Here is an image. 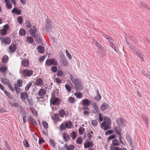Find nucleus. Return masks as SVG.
<instances>
[{
  "instance_id": "nucleus-23",
  "label": "nucleus",
  "mask_w": 150,
  "mask_h": 150,
  "mask_svg": "<svg viewBox=\"0 0 150 150\" xmlns=\"http://www.w3.org/2000/svg\"><path fill=\"white\" fill-rule=\"evenodd\" d=\"M64 147L66 150H74L75 148L74 146L72 144L67 145V144H65Z\"/></svg>"
},
{
  "instance_id": "nucleus-28",
  "label": "nucleus",
  "mask_w": 150,
  "mask_h": 150,
  "mask_svg": "<svg viewBox=\"0 0 150 150\" xmlns=\"http://www.w3.org/2000/svg\"><path fill=\"white\" fill-rule=\"evenodd\" d=\"M91 105L96 112L98 113L99 112V109L96 103H93Z\"/></svg>"
},
{
  "instance_id": "nucleus-48",
  "label": "nucleus",
  "mask_w": 150,
  "mask_h": 150,
  "mask_svg": "<svg viewBox=\"0 0 150 150\" xmlns=\"http://www.w3.org/2000/svg\"><path fill=\"white\" fill-rule=\"evenodd\" d=\"M65 87L68 92H70L71 91V87L68 85L66 84L65 85Z\"/></svg>"
},
{
  "instance_id": "nucleus-6",
  "label": "nucleus",
  "mask_w": 150,
  "mask_h": 150,
  "mask_svg": "<svg viewBox=\"0 0 150 150\" xmlns=\"http://www.w3.org/2000/svg\"><path fill=\"white\" fill-rule=\"evenodd\" d=\"M33 71L31 69H25L22 71V74L25 76L29 77L33 74Z\"/></svg>"
},
{
  "instance_id": "nucleus-49",
  "label": "nucleus",
  "mask_w": 150,
  "mask_h": 150,
  "mask_svg": "<svg viewBox=\"0 0 150 150\" xmlns=\"http://www.w3.org/2000/svg\"><path fill=\"white\" fill-rule=\"evenodd\" d=\"M76 133L75 132H72L71 134V137L72 139H75L76 137Z\"/></svg>"
},
{
  "instance_id": "nucleus-58",
  "label": "nucleus",
  "mask_w": 150,
  "mask_h": 150,
  "mask_svg": "<svg viewBox=\"0 0 150 150\" xmlns=\"http://www.w3.org/2000/svg\"><path fill=\"white\" fill-rule=\"evenodd\" d=\"M23 144L26 147H28L29 146V144H28V141L26 140H24L23 141Z\"/></svg>"
},
{
  "instance_id": "nucleus-4",
  "label": "nucleus",
  "mask_w": 150,
  "mask_h": 150,
  "mask_svg": "<svg viewBox=\"0 0 150 150\" xmlns=\"http://www.w3.org/2000/svg\"><path fill=\"white\" fill-rule=\"evenodd\" d=\"M54 94H52L50 102L51 104L54 105H58L60 103L61 100L54 96Z\"/></svg>"
},
{
  "instance_id": "nucleus-34",
  "label": "nucleus",
  "mask_w": 150,
  "mask_h": 150,
  "mask_svg": "<svg viewBox=\"0 0 150 150\" xmlns=\"http://www.w3.org/2000/svg\"><path fill=\"white\" fill-rule=\"evenodd\" d=\"M112 144L113 145L118 146L120 144V143L118 140L117 139H115L112 141Z\"/></svg>"
},
{
  "instance_id": "nucleus-7",
  "label": "nucleus",
  "mask_w": 150,
  "mask_h": 150,
  "mask_svg": "<svg viewBox=\"0 0 150 150\" xmlns=\"http://www.w3.org/2000/svg\"><path fill=\"white\" fill-rule=\"evenodd\" d=\"M115 131L116 134L118 135L120 143L123 145H124V144L122 140V134L121 133L120 129H119L118 127H116L115 129Z\"/></svg>"
},
{
  "instance_id": "nucleus-8",
  "label": "nucleus",
  "mask_w": 150,
  "mask_h": 150,
  "mask_svg": "<svg viewBox=\"0 0 150 150\" xmlns=\"http://www.w3.org/2000/svg\"><path fill=\"white\" fill-rule=\"evenodd\" d=\"M45 90L44 89L42 88L40 89L38 93L39 97H37V98L38 100H40V99H42L45 94Z\"/></svg>"
},
{
  "instance_id": "nucleus-22",
  "label": "nucleus",
  "mask_w": 150,
  "mask_h": 150,
  "mask_svg": "<svg viewBox=\"0 0 150 150\" xmlns=\"http://www.w3.org/2000/svg\"><path fill=\"white\" fill-rule=\"evenodd\" d=\"M1 81L2 83L7 85L10 83L8 79L6 78H2L1 79Z\"/></svg>"
},
{
  "instance_id": "nucleus-12",
  "label": "nucleus",
  "mask_w": 150,
  "mask_h": 150,
  "mask_svg": "<svg viewBox=\"0 0 150 150\" xmlns=\"http://www.w3.org/2000/svg\"><path fill=\"white\" fill-rule=\"evenodd\" d=\"M8 69L5 65H2L0 67V71L3 74V75L5 76L6 75V72L7 71Z\"/></svg>"
},
{
  "instance_id": "nucleus-15",
  "label": "nucleus",
  "mask_w": 150,
  "mask_h": 150,
  "mask_svg": "<svg viewBox=\"0 0 150 150\" xmlns=\"http://www.w3.org/2000/svg\"><path fill=\"white\" fill-rule=\"evenodd\" d=\"M83 110V113L84 115L88 116L90 114L89 109L88 106H85L82 108Z\"/></svg>"
},
{
  "instance_id": "nucleus-50",
  "label": "nucleus",
  "mask_w": 150,
  "mask_h": 150,
  "mask_svg": "<svg viewBox=\"0 0 150 150\" xmlns=\"http://www.w3.org/2000/svg\"><path fill=\"white\" fill-rule=\"evenodd\" d=\"M6 7L8 9H11L12 8V5L11 4V3L10 2L6 3Z\"/></svg>"
},
{
  "instance_id": "nucleus-9",
  "label": "nucleus",
  "mask_w": 150,
  "mask_h": 150,
  "mask_svg": "<svg viewBox=\"0 0 150 150\" xmlns=\"http://www.w3.org/2000/svg\"><path fill=\"white\" fill-rule=\"evenodd\" d=\"M9 28V26L8 25L6 24L4 26V28L0 30L1 34L4 36L7 34V31Z\"/></svg>"
},
{
  "instance_id": "nucleus-30",
  "label": "nucleus",
  "mask_w": 150,
  "mask_h": 150,
  "mask_svg": "<svg viewBox=\"0 0 150 150\" xmlns=\"http://www.w3.org/2000/svg\"><path fill=\"white\" fill-rule=\"evenodd\" d=\"M125 120L124 119L119 118L117 119L116 122L118 125H121L124 123Z\"/></svg>"
},
{
  "instance_id": "nucleus-11",
  "label": "nucleus",
  "mask_w": 150,
  "mask_h": 150,
  "mask_svg": "<svg viewBox=\"0 0 150 150\" xmlns=\"http://www.w3.org/2000/svg\"><path fill=\"white\" fill-rule=\"evenodd\" d=\"M70 78L71 79L74 83V85H76L77 83H79L81 82V81L80 79L78 78H77L75 76H74L71 75H70Z\"/></svg>"
},
{
  "instance_id": "nucleus-44",
  "label": "nucleus",
  "mask_w": 150,
  "mask_h": 150,
  "mask_svg": "<svg viewBox=\"0 0 150 150\" xmlns=\"http://www.w3.org/2000/svg\"><path fill=\"white\" fill-rule=\"evenodd\" d=\"M32 85V83L31 82H29L26 86L25 88V91H28L30 87Z\"/></svg>"
},
{
  "instance_id": "nucleus-64",
  "label": "nucleus",
  "mask_w": 150,
  "mask_h": 150,
  "mask_svg": "<svg viewBox=\"0 0 150 150\" xmlns=\"http://www.w3.org/2000/svg\"><path fill=\"white\" fill-rule=\"evenodd\" d=\"M113 131L112 130H108L105 132V134L106 135H109L112 134Z\"/></svg>"
},
{
  "instance_id": "nucleus-20",
  "label": "nucleus",
  "mask_w": 150,
  "mask_h": 150,
  "mask_svg": "<svg viewBox=\"0 0 150 150\" xmlns=\"http://www.w3.org/2000/svg\"><path fill=\"white\" fill-rule=\"evenodd\" d=\"M83 105L84 107L87 106L90 104V101L88 99L83 100L82 101Z\"/></svg>"
},
{
  "instance_id": "nucleus-19",
  "label": "nucleus",
  "mask_w": 150,
  "mask_h": 150,
  "mask_svg": "<svg viewBox=\"0 0 150 150\" xmlns=\"http://www.w3.org/2000/svg\"><path fill=\"white\" fill-rule=\"evenodd\" d=\"M16 45L11 44L9 47L10 52H13L15 51L16 49Z\"/></svg>"
},
{
  "instance_id": "nucleus-24",
  "label": "nucleus",
  "mask_w": 150,
  "mask_h": 150,
  "mask_svg": "<svg viewBox=\"0 0 150 150\" xmlns=\"http://www.w3.org/2000/svg\"><path fill=\"white\" fill-rule=\"evenodd\" d=\"M29 62L28 60L23 59L21 61V64L23 66L27 67L29 65Z\"/></svg>"
},
{
  "instance_id": "nucleus-59",
  "label": "nucleus",
  "mask_w": 150,
  "mask_h": 150,
  "mask_svg": "<svg viewBox=\"0 0 150 150\" xmlns=\"http://www.w3.org/2000/svg\"><path fill=\"white\" fill-rule=\"evenodd\" d=\"M18 22L20 24H21L23 23V18L21 16H19L17 19Z\"/></svg>"
},
{
  "instance_id": "nucleus-47",
  "label": "nucleus",
  "mask_w": 150,
  "mask_h": 150,
  "mask_svg": "<svg viewBox=\"0 0 150 150\" xmlns=\"http://www.w3.org/2000/svg\"><path fill=\"white\" fill-rule=\"evenodd\" d=\"M98 121L100 122H102L103 120H104V117L101 113H99L98 115Z\"/></svg>"
},
{
  "instance_id": "nucleus-45",
  "label": "nucleus",
  "mask_w": 150,
  "mask_h": 150,
  "mask_svg": "<svg viewBox=\"0 0 150 150\" xmlns=\"http://www.w3.org/2000/svg\"><path fill=\"white\" fill-rule=\"evenodd\" d=\"M19 33L20 35L21 36H23L25 35V30L23 29H20L19 31Z\"/></svg>"
},
{
  "instance_id": "nucleus-39",
  "label": "nucleus",
  "mask_w": 150,
  "mask_h": 150,
  "mask_svg": "<svg viewBox=\"0 0 150 150\" xmlns=\"http://www.w3.org/2000/svg\"><path fill=\"white\" fill-rule=\"evenodd\" d=\"M23 83V81L21 79H18L17 81V83L16 84V86H18L19 87H21L22 86V84Z\"/></svg>"
},
{
  "instance_id": "nucleus-43",
  "label": "nucleus",
  "mask_w": 150,
  "mask_h": 150,
  "mask_svg": "<svg viewBox=\"0 0 150 150\" xmlns=\"http://www.w3.org/2000/svg\"><path fill=\"white\" fill-rule=\"evenodd\" d=\"M51 64H52V59H48L45 62V65L48 66H50Z\"/></svg>"
},
{
  "instance_id": "nucleus-3",
  "label": "nucleus",
  "mask_w": 150,
  "mask_h": 150,
  "mask_svg": "<svg viewBox=\"0 0 150 150\" xmlns=\"http://www.w3.org/2000/svg\"><path fill=\"white\" fill-rule=\"evenodd\" d=\"M72 126V123L70 121L67 122H64L59 127L61 130H65L66 128H71Z\"/></svg>"
},
{
  "instance_id": "nucleus-42",
  "label": "nucleus",
  "mask_w": 150,
  "mask_h": 150,
  "mask_svg": "<svg viewBox=\"0 0 150 150\" xmlns=\"http://www.w3.org/2000/svg\"><path fill=\"white\" fill-rule=\"evenodd\" d=\"M50 145L52 147H54L55 146V142L52 139H50Z\"/></svg>"
},
{
  "instance_id": "nucleus-35",
  "label": "nucleus",
  "mask_w": 150,
  "mask_h": 150,
  "mask_svg": "<svg viewBox=\"0 0 150 150\" xmlns=\"http://www.w3.org/2000/svg\"><path fill=\"white\" fill-rule=\"evenodd\" d=\"M27 101L28 103V104L32 106L33 105V99L31 97L28 98H27Z\"/></svg>"
},
{
  "instance_id": "nucleus-41",
  "label": "nucleus",
  "mask_w": 150,
  "mask_h": 150,
  "mask_svg": "<svg viewBox=\"0 0 150 150\" xmlns=\"http://www.w3.org/2000/svg\"><path fill=\"white\" fill-rule=\"evenodd\" d=\"M85 131V129L81 127H80L79 129V133L81 135L83 134Z\"/></svg>"
},
{
  "instance_id": "nucleus-18",
  "label": "nucleus",
  "mask_w": 150,
  "mask_h": 150,
  "mask_svg": "<svg viewBox=\"0 0 150 150\" xmlns=\"http://www.w3.org/2000/svg\"><path fill=\"white\" fill-rule=\"evenodd\" d=\"M46 29L47 30L51 29L52 28V25H51V21L49 19H47L46 20Z\"/></svg>"
},
{
  "instance_id": "nucleus-62",
  "label": "nucleus",
  "mask_w": 150,
  "mask_h": 150,
  "mask_svg": "<svg viewBox=\"0 0 150 150\" xmlns=\"http://www.w3.org/2000/svg\"><path fill=\"white\" fill-rule=\"evenodd\" d=\"M52 64L54 65H57L58 64L57 61L54 59H52Z\"/></svg>"
},
{
  "instance_id": "nucleus-17",
  "label": "nucleus",
  "mask_w": 150,
  "mask_h": 150,
  "mask_svg": "<svg viewBox=\"0 0 150 150\" xmlns=\"http://www.w3.org/2000/svg\"><path fill=\"white\" fill-rule=\"evenodd\" d=\"M29 122L33 126H35L37 125V123L35 120L31 116L29 117Z\"/></svg>"
},
{
  "instance_id": "nucleus-1",
  "label": "nucleus",
  "mask_w": 150,
  "mask_h": 150,
  "mask_svg": "<svg viewBox=\"0 0 150 150\" xmlns=\"http://www.w3.org/2000/svg\"><path fill=\"white\" fill-rule=\"evenodd\" d=\"M111 124V121L110 119L107 117L105 116L104 121L100 124V127L105 131L110 129Z\"/></svg>"
},
{
  "instance_id": "nucleus-32",
  "label": "nucleus",
  "mask_w": 150,
  "mask_h": 150,
  "mask_svg": "<svg viewBox=\"0 0 150 150\" xmlns=\"http://www.w3.org/2000/svg\"><path fill=\"white\" fill-rule=\"evenodd\" d=\"M65 114V110L61 109L59 111V115L61 117H63Z\"/></svg>"
},
{
  "instance_id": "nucleus-5",
  "label": "nucleus",
  "mask_w": 150,
  "mask_h": 150,
  "mask_svg": "<svg viewBox=\"0 0 150 150\" xmlns=\"http://www.w3.org/2000/svg\"><path fill=\"white\" fill-rule=\"evenodd\" d=\"M0 40L2 45L4 44L5 45L9 44L11 42V40L9 37H4L0 36Z\"/></svg>"
},
{
  "instance_id": "nucleus-10",
  "label": "nucleus",
  "mask_w": 150,
  "mask_h": 150,
  "mask_svg": "<svg viewBox=\"0 0 150 150\" xmlns=\"http://www.w3.org/2000/svg\"><path fill=\"white\" fill-rule=\"evenodd\" d=\"M20 98L22 101L24 103H26V98L28 97V96L27 92H25L21 93L20 95Z\"/></svg>"
},
{
  "instance_id": "nucleus-33",
  "label": "nucleus",
  "mask_w": 150,
  "mask_h": 150,
  "mask_svg": "<svg viewBox=\"0 0 150 150\" xmlns=\"http://www.w3.org/2000/svg\"><path fill=\"white\" fill-rule=\"evenodd\" d=\"M53 119L54 122H57L59 120V117L58 115L57 114H54L53 117Z\"/></svg>"
},
{
  "instance_id": "nucleus-61",
  "label": "nucleus",
  "mask_w": 150,
  "mask_h": 150,
  "mask_svg": "<svg viewBox=\"0 0 150 150\" xmlns=\"http://www.w3.org/2000/svg\"><path fill=\"white\" fill-rule=\"evenodd\" d=\"M141 5L143 7L146 8V9L150 10V8L146 4L144 3H142Z\"/></svg>"
},
{
  "instance_id": "nucleus-26",
  "label": "nucleus",
  "mask_w": 150,
  "mask_h": 150,
  "mask_svg": "<svg viewBox=\"0 0 150 150\" xmlns=\"http://www.w3.org/2000/svg\"><path fill=\"white\" fill-rule=\"evenodd\" d=\"M11 12L17 15H20L21 13V11L18 9H16V8H13L11 11Z\"/></svg>"
},
{
  "instance_id": "nucleus-16",
  "label": "nucleus",
  "mask_w": 150,
  "mask_h": 150,
  "mask_svg": "<svg viewBox=\"0 0 150 150\" xmlns=\"http://www.w3.org/2000/svg\"><path fill=\"white\" fill-rule=\"evenodd\" d=\"M62 137L64 140L65 142H68L70 139L69 135L66 132H65L63 133Z\"/></svg>"
},
{
  "instance_id": "nucleus-46",
  "label": "nucleus",
  "mask_w": 150,
  "mask_h": 150,
  "mask_svg": "<svg viewBox=\"0 0 150 150\" xmlns=\"http://www.w3.org/2000/svg\"><path fill=\"white\" fill-rule=\"evenodd\" d=\"M68 101L70 103H73L75 102V99L74 98L72 97H70L68 98Z\"/></svg>"
},
{
  "instance_id": "nucleus-60",
  "label": "nucleus",
  "mask_w": 150,
  "mask_h": 150,
  "mask_svg": "<svg viewBox=\"0 0 150 150\" xmlns=\"http://www.w3.org/2000/svg\"><path fill=\"white\" fill-rule=\"evenodd\" d=\"M112 144L111 146L110 147V150H118L120 148L117 147H115Z\"/></svg>"
},
{
  "instance_id": "nucleus-56",
  "label": "nucleus",
  "mask_w": 150,
  "mask_h": 150,
  "mask_svg": "<svg viewBox=\"0 0 150 150\" xmlns=\"http://www.w3.org/2000/svg\"><path fill=\"white\" fill-rule=\"evenodd\" d=\"M14 87L16 92L18 93H19L20 92L21 90V88H19L20 87L16 86V85H14Z\"/></svg>"
},
{
  "instance_id": "nucleus-63",
  "label": "nucleus",
  "mask_w": 150,
  "mask_h": 150,
  "mask_svg": "<svg viewBox=\"0 0 150 150\" xmlns=\"http://www.w3.org/2000/svg\"><path fill=\"white\" fill-rule=\"evenodd\" d=\"M92 124L94 126H96L98 124V121L96 120H92L91 121Z\"/></svg>"
},
{
  "instance_id": "nucleus-40",
  "label": "nucleus",
  "mask_w": 150,
  "mask_h": 150,
  "mask_svg": "<svg viewBox=\"0 0 150 150\" xmlns=\"http://www.w3.org/2000/svg\"><path fill=\"white\" fill-rule=\"evenodd\" d=\"M4 93L10 99H13V96L11 94L8 92L6 90H5L4 91Z\"/></svg>"
},
{
  "instance_id": "nucleus-55",
  "label": "nucleus",
  "mask_w": 150,
  "mask_h": 150,
  "mask_svg": "<svg viewBox=\"0 0 150 150\" xmlns=\"http://www.w3.org/2000/svg\"><path fill=\"white\" fill-rule=\"evenodd\" d=\"M25 25L28 28H30L32 26L31 24L28 21H26L25 22Z\"/></svg>"
},
{
  "instance_id": "nucleus-21",
  "label": "nucleus",
  "mask_w": 150,
  "mask_h": 150,
  "mask_svg": "<svg viewBox=\"0 0 150 150\" xmlns=\"http://www.w3.org/2000/svg\"><path fill=\"white\" fill-rule=\"evenodd\" d=\"M60 62L62 64L65 66H67L68 65V63L66 58L63 57L60 60Z\"/></svg>"
},
{
  "instance_id": "nucleus-52",
  "label": "nucleus",
  "mask_w": 150,
  "mask_h": 150,
  "mask_svg": "<svg viewBox=\"0 0 150 150\" xmlns=\"http://www.w3.org/2000/svg\"><path fill=\"white\" fill-rule=\"evenodd\" d=\"M27 42L29 43H32L33 41V39L31 37H28L27 38Z\"/></svg>"
},
{
  "instance_id": "nucleus-57",
  "label": "nucleus",
  "mask_w": 150,
  "mask_h": 150,
  "mask_svg": "<svg viewBox=\"0 0 150 150\" xmlns=\"http://www.w3.org/2000/svg\"><path fill=\"white\" fill-rule=\"evenodd\" d=\"M9 105L11 106H14L15 108L18 107L19 106V104L17 103H10Z\"/></svg>"
},
{
  "instance_id": "nucleus-38",
  "label": "nucleus",
  "mask_w": 150,
  "mask_h": 150,
  "mask_svg": "<svg viewBox=\"0 0 150 150\" xmlns=\"http://www.w3.org/2000/svg\"><path fill=\"white\" fill-rule=\"evenodd\" d=\"M135 53L140 58H141L142 61L143 60L144 55L142 53L138 52H136Z\"/></svg>"
},
{
  "instance_id": "nucleus-27",
  "label": "nucleus",
  "mask_w": 150,
  "mask_h": 150,
  "mask_svg": "<svg viewBox=\"0 0 150 150\" xmlns=\"http://www.w3.org/2000/svg\"><path fill=\"white\" fill-rule=\"evenodd\" d=\"M30 109L32 113L34 116H37L38 115V112L33 107H30Z\"/></svg>"
},
{
  "instance_id": "nucleus-53",
  "label": "nucleus",
  "mask_w": 150,
  "mask_h": 150,
  "mask_svg": "<svg viewBox=\"0 0 150 150\" xmlns=\"http://www.w3.org/2000/svg\"><path fill=\"white\" fill-rule=\"evenodd\" d=\"M42 124L45 128L47 129L48 128V124L46 121L44 120L42 122Z\"/></svg>"
},
{
  "instance_id": "nucleus-51",
  "label": "nucleus",
  "mask_w": 150,
  "mask_h": 150,
  "mask_svg": "<svg viewBox=\"0 0 150 150\" xmlns=\"http://www.w3.org/2000/svg\"><path fill=\"white\" fill-rule=\"evenodd\" d=\"M64 75V73L62 70H59L57 73V75L58 76L60 77Z\"/></svg>"
},
{
  "instance_id": "nucleus-13",
  "label": "nucleus",
  "mask_w": 150,
  "mask_h": 150,
  "mask_svg": "<svg viewBox=\"0 0 150 150\" xmlns=\"http://www.w3.org/2000/svg\"><path fill=\"white\" fill-rule=\"evenodd\" d=\"M35 84L37 86H42L44 85V83L42 79L39 78L36 79Z\"/></svg>"
},
{
  "instance_id": "nucleus-37",
  "label": "nucleus",
  "mask_w": 150,
  "mask_h": 150,
  "mask_svg": "<svg viewBox=\"0 0 150 150\" xmlns=\"http://www.w3.org/2000/svg\"><path fill=\"white\" fill-rule=\"evenodd\" d=\"M37 49L38 52L40 53H43L44 52V48L42 46H39L37 48Z\"/></svg>"
},
{
  "instance_id": "nucleus-36",
  "label": "nucleus",
  "mask_w": 150,
  "mask_h": 150,
  "mask_svg": "<svg viewBox=\"0 0 150 150\" xmlns=\"http://www.w3.org/2000/svg\"><path fill=\"white\" fill-rule=\"evenodd\" d=\"M8 61V57L7 56L5 55L2 58V61L4 63H6Z\"/></svg>"
},
{
  "instance_id": "nucleus-31",
  "label": "nucleus",
  "mask_w": 150,
  "mask_h": 150,
  "mask_svg": "<svg viewBox=\"0 0 150 150\" xmlns=\"http://www.w3.org/2000/svg\"><path fill=\"white\" fill-rule=\"evenodd\" d=\"M74 95L77 98L79 99L83 97L82 93H80L79 92H76L74 93Z\"/></svg>"
},
{
  "instance_id": "nucleus-2",
  "label": "nucleus",
  "mask_w": 150,
  "mask_h": 150,
  "mask_svg": "<svg viewBox=\"0 0 150 150\" xmlns=\"http://www.w3.org/2000/svg\"><path fill=\"white\" fill-rule=\"evenodd\" d=\"M33 28H32L30 30V35L35 38L37 42L40 43L41 40L40 38V34L37 31L34 26H33Z\"/></svg>"
},
{
  "instance_id": "nucleus-29",
  "label": "nucleus",
  "mask_w": 150,
  "mask_h": 150,
  "mask_svg": "<svg viewBox=\"0 0 150 150\" xmlns=\"http://www.w3.org/2000/svg\"><path fill=\"white\" fill-rule=\"evenodd\" d=\"M93 144L92 142H86L84 143V146L86 148L89 147L90 146L93 147Z\"/></svg>"
},
{
  "instance_id": "nucleus-25",
  "label": "nucleus",
  "mask_w": 150,
  "mask_h": 150,
  "mask_svg": "<svg viewBox=\"0 0 150 150\" xmlns=\"http://www.w3.org/2000/svg\"><path fill=\"white\" fill-rule=\"evenodd\" d=\"M108 107V105L106 103H103L101 106L100 108L102 111L107 109Z\"/></svg>"
},
{
  "instance_id": "nucleus-14",
  "label": "nucleus",
  "mask_w": 150,
  "mask_h": 150,
  "mask_svg": "<svg viewBox=\"0 0 150 150\" xmlns=\"http://www.w3.org/2000/svg\"><path fill=\"white\" fill-rule=\"evenodd\" d=\"M74 87L76 90L77 91L81 90L83 89V83L81 81L79 83L74 85Z\"/></svg>"
},
{
  "instance_id": "nucleus-54",
  "label": "nucleus",
  "mask_w": 150,
  "mask_h": 150,
  "mask_svg": "<svg viewBox=\"0 0 150 150\" xmlns=\"http://www.w3.org/2000/svg\"><path fill=\"white\" fill-rule=\"evenodd\" d=\"M83 141L82 138L81 137H79L76 141V142L79 144H81Z\"/></svg>"
}]
</instances>
